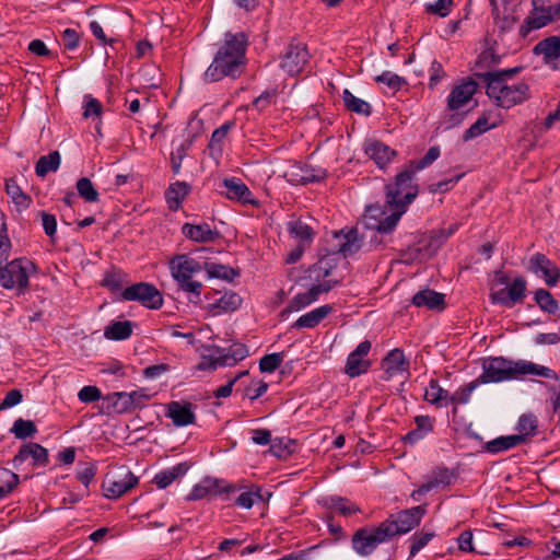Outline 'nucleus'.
Masks as SVG:
<instances>
[{"label": "nucleus", "mask_w": 560, "mask_h": 560, "mask_svg": "<svg viewBox=\"0 0 560 560\" xmlns=\"http://www.w3.org/2000/svg\"><path fill=\"white\" fill-rule=\"evenodd\" d=\"M109 398L113 401V407L118 413H126L132 411V405L130 400L129 393L126 392H116L113 393Z\"/></svg>", "instance_id": "56"}, {"label": "nucleus", "mask_w": 560, "mask_h": 560, "mask_svg": "<svg viewBox=\"0 0 560 560\" xmlns=\"http://www.w3.org/2000/svg\"><path fill=\"white\" fill-rule=\"evenodd\" d=\"M481 384L478 380H474L470 383L460 386L456 389L452 395H450L448 402L451 405H465L470 400V396L472 392L479 387Z\"/></svg>", "instance_id": "46"}, {"label": "nucleus", "mask_w": 560, "mask_h": 560, "mask_svg": "<svg viewBox=\"0 0 560 560\" xmlns=\"http://www.w3.org/2000/svg\"><path fill=\"white\" fill-rule=\"evenodd\" d=\"M416 307H425L428 310H443L445 307V296L431 289H424L417 292L411 300Z\"/></svg>", "instance_id": "28"}, {"label": "nucleus", "mask_w": 560, "mask_h": 560, "mask_svg": "<svg viewBox=\"0 0 560 560\" xmlns=\"http://www.w3.org/2000/svg\"><path fill=\"white\" fill-rule=\"evenodd\" d=\"M452 479L453 474L451 472V470L446 467H440L432 472L430 479L427 482H424V485L431 491L439 487L450 486Z\"/></svg>", "instance_id": "47"}, {"label": "nucleus", "mask_w": 560, "mask_h": 560, "mask_svg": "<svg viewBox=\"0 0 560 560\" xmlns=\"http://www.w3.org/2000/svg\"><path fill=\"white\" fill-rule=\"evenodd\" d=\"M453 5V0H436L432 3H427L424 8L425 12L430 14L445 18L451 13Z\"/></svg>", "instance_id": "58"}, {"label": "nucleus", "mask_w": 560, "mask_h": 560, "mask_svg": "<svg viewBox=\"0 0 560 560\" xmlns=\"http://www.w3.org/2000/svg\"><path fill=\"white\" fill-rule=\"evenodd\" d=\"M529 271L541 277L548 287H555L560 279V270L553 261L540 253L529 259Z\"/></svg>", "instance_id": "17"}, {"label": "nucleus", "mask_w": 560, "mask_h": 560, "mask_svg": "<svg viewBox=\"0 0 560 560\" xmlns=\"http://www.w3.org/2000/svg\"><path fill=\"white\" fill-rule=\"evenodd\" d=\"M242 304L241 296L235 292H225L213 303L208 305V312L212 316H218L222 313L236 311Z\"/></svg>", "instance_id": "31"}, {"label": "nucleus", "mask_w": 560, "mask_h": 560, "mask_svg": "<svg viewBox=\"0 0 560 560\" xmlns=\"http://www.w3.org/2000/svg\"><path fill=\"white\" fill-rule=\"evenodd\" d=\"M202 266L209 278L230 279L233 271L231 268L215 262H202Z\"/></svg>", "instance_id": "62"}, {"label": "nucleus", "mask_w": 560, "mask_h": 560, "mask_svg": "<svg viewBox=\"0 0 560 560\" xmlns=\"http://www.w3.org/2000/svg\"><path fill=\"white\" fill-rule=\"evenodd\" d=\"M481 368L482 373L477 377L480 384L516 380L523 375H537L550 380L558 378L553 370L526 360L513 361L503 357H490L482 359Z\"/></svg>", "instance_id": "4"}, {"label": "nucleus", "mask_w": 560, "mask_h": 560, "mask_svg": "<svg viewBox=\"0 0 560 560\" xmlns=\"http://www.w3.org/2000/svg\"><path fill=\"white\" fill-rule=\"evenodd\" d=\"M268 389V384L262 381H252L248 386L245 387L244 394L250 400L258 399L261 397Z\"/></svg>", "instance_id": "63"}, {"label": "nucleus", "mask_w": 560, "mask_h": 560, "mask_svg": "<svg viewBox=\"0 0 560 560\" xmlns=\"http://www.w3.org/2000/svg\"><path fill=\"white\" fill-rule=\"evenodd\" d=\"M435 534L433 532H417L410 538V551L409 557L413 558L421 549H423L433 538Z\"/></svg>", "instance_id": "51"}, {"label": "nucleus", "mask_w": 560, "mask_h": 560, "mask_svg": "<svg viewBox=\"0 0 560 560\" xmlns=\"http://www.w3.org/2000/svg\"><path fill=\"white\" fill-rule=\"evenodd\" d=\"M520 444H522V439L520 436H514V434L506 435V436H499L494 440L489 441L486 444V450H487V452H489L491 454H498L500 452L513 448Z\"/></svg>", "instance_id": "40"}, {"label": "nucleus", "mask_w": 560, "mask_h": 560, "mask_svg": "<svg viewBox=\"0 0 560 560\" xmlns=\"http://www.w3.org/2000/svg\"><path fill=\"white\" fill-rule=\"evenodd\" d=\"M165 416L172 420L175 427H187L196 422L192 404L188 401L173 400L168 402Z\"/></svg>", "instance_id": "19"}, {"label": "nucleus", "mask_w": 560, "mask_h": 560, "mask_svg": "<svg viewBox=\"0 0 560 560\" xmlns=\"http://www.w3.org/2000/svg\"><path fill=\"white\" fill-rule=\"evenodd\" d=\"M338 283V280H324L323 282L310 288L306 292L298 293L292 298L284 311L292 313L307 307L312 303L316 302L322 293L329 292Z\"/></svg>", "instance_id": "15"}, {"label": "nucleus", "mask_w": 560, "mask_h": 560, "mask_svg": "<svg viewBox=\"0 0 560 560\" xmlns=\"http://www.w3.org/2000/svg\"><path fill=\"white\" fill-rule=\"evenodd\" d=\"M364 153L375 162L380 168L386 167L396 156V151L378 140H366Z\"/></svg>", "instance_id": "23"}, {"label": "nucleus", "mask_w": 560, "mask_h": 560, "mask_svg": "<svg viewBox=\"0 0 560 560\" xmlns=\"http://www.w3.org/2000/svg\"><path fill=\"white\" fill-rule=\"evenodd\" d=\"M248 355V349L243 343L232 345L224 354L219 355L211 363V369L217 366H233Z\"/></svg>", "instance_id": "32"}, {"label": "nucleus", "mask_w": 560, "mask_h": 560, "mask_svg": "<svg viewBox=\"0 0 560 560\" xmlns=\"http://www.w3.org/2000/svg\"><path fill=\"white\" fill-rule=\"evenodd\" d=\"M425 513V506L417 505L389 515L382 524L384 527H387L388 537L392 539L397 535L407 534L418 527Z\"/></svg>", "instance_id": "10"}, {"label": "nucleus", "mask_w": 560, "mask_h": 560, "mask_svg": "<svg viewBox=\"0 0 560 560\" xmlns=\"http://www.w3.org/2000/svg\"><path fill=\"white\" fill-rule=\"evenodd\" d=\"M246 46L247 38L244 33H226L223 45L203 72V81L212 83L226 77L232 79L238 78L246 65Z\"/></svg>", "instance_id": "3"}, {"label": "nucleus", "mask_w": 560, "mask_h": 560, "mask_svg": "<svg viewBox=\"0 0 560 560\" xmlns=\"http://www.w3.org/2000/svg\"><path fill=\"white\" fill-rule=\"evenodd\" d=\"M477 82L471 79L453 88L447 96V107L451 110H457L466 105L477 92Z\"/></svg>", "instance_id": "22"}, {"label": "nucleus", "mask_w": 560, "mask_h": 560, "mask_svg": "<svg viewBox=\"0 0 560 560\" xmlns=\"http://www.w3.org/2000/svg\"><path fill=\"white\" fill-rule=\"evenodd\" d=\"M283 353L275 352L270 354L264 355L259 360V370L262 373H272L275 372L283 362Z\"/></svg>", "instance_id": "52"}, {"label": "nucleus", "mask_w": 560, "mask_h": 560, "mask_svg": "<svg viewBox=\"0 0 560 560\" xmlns=\"http://www.w3.org/2000/svg\"><path fill=\"white\" fill-rule=\"evenodd\" d=\"M189 469L186 463H178L173 467L163 469L155 474L152 482L159 489H165L171 486L176 479L184 477Z\"/></svg>", "instance_id": "30"}, {"label": "nucleus", "mask_w": 560, "mask_h": 560, "mask_svg": "<svg viewBox=\"0 0 560 560\" xmlns=\"http://www.w3.org/2000/svg\"><path fill=\"white\" fill-rule=\"evenodd\" d=\"M236 485H241L243 487L240 495L235 500V504L242 509L249 510L255 503L262 500L261 489L257 486L247 487L242 482H237Z\"/></svg>", "instance_id": "34"}, {"label": "nucleus", "mask_w": 560, "mask_h": 560, "mask_svg": "<svg viewBox=\"0 0 560 560\" xmlns=\"http://www.w3.org/2000/svg\"><path fill=\"white\" fill-rule=\"evenodd\" d=\"M124 273L119 270H110L106 272L102 280V285L109 289L112 292H117L122 289Z\"/></svg>", "instance_id": "59"}, {"label": "nucleus", "mask_w": 560, "mask_h": 560, "mask_svg": "<svg viewBox=\"0 0 560 560\" xmlns=\"http://www.w3.org/2000/svg\"><path fill=\"white\" fill-rule=\"evenodd\" d=\"M329 509L342 516H351L361 512V509L355 503L342 497H331L329 499Z\"/></svg>", "instance_id": "44"}, {"label": "nucleus", "mask_w": 560, "mask_h": 560, "mask_svg": "<svg viewBox=\"0 0 560 560\" xmlns=\"http://www.w3.org/2000/svg\"><path fill=\"white\" fill-rule=\"evenodd\" d=\"M182 234L196 243H210L220 237V232L207 222L197 224L186 222L182 225Z\"/></svg>", "instance_id": "20"}, {"label": "nucleus", "mask_w": 560, "mask_h": 560, "mask_svg": "<svg viewBox=\"0 0 560 560\" xmlns=\"http://www.w3.org/2000/svg\"><path fill=\"white\" fill-rule=\"evenodd\" d=\"M372 348L370 340L361 341L357 348L348 354L343 368L345 374L354 378L369 372L372 361L368 358Z\"/></svg>", "instance_id": "13"}, {"label": "nucleus", "mask_w": 560, "mask_h": 560, "mask_svg": "<svg viewBox=\"0 0 560 560\" xmlns=\"http://www.w3.org/2000/svg\"><path fill=\"white\" fill-rule=\"evenodd\" d=\"M10 431L16 439L24 440L33 436L37 432V428L32 420L19 418L14 421Z\"/></svg>", "instance_id": "49"}, {"label": "nucleus", "mask_w": 560, "mask_h": 560, "mask_svg": "<svg viewBox=\"0 0 560 560\" xmlns=\"http://www.w3.org/2000/svg\"><path fill=\"white\" fill-rule=\"evenodd\" d=\"M222 187L225 188L223 194L229 200L241 202L242 205L258 206V201L255 199L250 189L240 178H224L222 180Z\"/></svg>", "instance_id": "18"}, {"label": "nucleus", "mask_w": 560, "mask_h": 560, "mask_svg": "<svg viewBox=\"0 0 560 560\" xmlns=\"http://www.w3.org/2000/svg\"><path fill=\"white\" fill-rule=\"evenodd\" d=\"M416 172L409 166L399 172L393 184L386 186L384 206L370 205L365 208L363 220L368 229L382 234L392 233L408 206L418 195V185L413 183Z\"/></svg>", "instance_id": "1"}, {"label": "nucleus", "mask_w": 560, "mask_h": 560, "mask_svg": "<svg viewBox=\"0 0 560 560\" xmlns=\"http://www.w3.org/2000/svg\"><path fill=\"white\" fill-rule=\"evenodd\" d=\"M298 168L301 171V175L295 174V177L290 179L294 184L319 182L325 177V172L323 170L315 171L308 166H299Z\"/></svg>", "instance_id": "50"}, {"label": "nucleus", "mask_w": 560, "mask_h": 560, "mask_svg": "<svg viewBox=\"0 0 560 560\" xmlns=\"http://www.w3.org/2000/svg\"><path fill=\"white\" fill-rule=\"evenodd\" d=\"M387 527L382 523L373 527H361L354 532L351 538V546L360 557L371 556L378 545L389 541Z\"/></svg>", "instance_id": "8"}, {"label": "nucleus", "mask_w": 560, "mask_h": 560, "mask_svg": "<svg viewBox=\"0 0 560 560\" xmlns=\"http://www.w3.org/2000/svg\"><path fill=\"white\" fill-rule=\"evenodd\" d=\"M231 127H232V122H225L212 132L210 142L208 145L210 151H217L218 153H221L222 142L226 138Z\"/></svg>", "instance_id": "53"}, {"label": "nucleus", "mask_w": 560, "mask_h": 560, "mask_svg": "<svg viewBox=\"0 0 560 560\" xmlns=\"http://www.w3.org/2000/svg\"><path fill=\"white\" fill-rule=\"evenodd\" d=\"M439 156H440V148L431 147L422 159L417 160V161H411L408 166L417 173V172L422 171V170L427 168L428 166H430L435 160L439 159Z\"/></svg>", "instance_id": "57"}, {"label": "nucleus", "mask_w": 560, "mask_h": 560, "mask_svg": "<svg viewBox=\"0 0 560 560\" xmlns=\"http://www.w3.org/2000/svg\"><path fill=\"white\" fill-rule=\"evenodd\" d=\"M28 458L33 459L34 466H45L48 463V452L37 443L23 445L13 458L14 467L22 465Z\"/></svg>", "instance_id": "24"}, {"label": "nucleus", "mask_w": 560, "mask_h": 560, "mask_svg": "<svg viewBox=\"0 0 560 560\" xmlns=\"http://www.w3.org/2000/svg\"><path fill=\"white\" fill-rule=\"evenodd\" d=\"M5 191L8 196L11 197L12 201L22 208H27L30 206L31 199L30 197L23 192L21 187L16 184L14 179H7L5 182Z\"/></svg>", "instance_id": "48"}, {"label": "nucleus", "mask_w": 560, "mask_h": 560, "mask_svg": "<svg viewBox=\"0 0 560 560\" xmlns=\"http://www.w3.org/2000/svg\"><path fill=\"white\" fill-rule=\"evenodd\" d=\"M168 269L177 287L191 294L189 302L198 303L203 285L194 276L203 270L202 262L188 254H178L170 259Z\"/></svg>", "instance_id": "5"}, {"label": "nucleus", "mask_w": 560, "mask_h": 560, "mask_svg": "<svg viewBox=\"0 0 560 560\" xmlns=\"http://www.w3.org/2000/svg\"><path fill=\"white\" fill-rule=\"evenodd\" d=\"M450 394L442 388L436 380H431L424 390V400L436 407L448 405Z\"/></svg>", "instance_id": "36"}, {"label": "nucleus", "mask_w": 560, "mask_h": 560, "mask_svg": "<svg viewBox=\"0 0 560 560\" xmlns=\"http://www.w3.org/2000/svg\"><path fill=\"white\" fill-rule=\"evenodd\" d=\"M342 101L346 108L352 113L363 116H370L372 113L371 105L364 100L354 96L348 89H345L342 92Z\"/></svg>", "instance_id": "39"}, {"label": "nucleus", "mask_w": 560, "mask_h": 560, "mask_svg": "<svg viewBox=\"0 0 560 560\" xmlns=\"http://www.w3.org/2000/svg\"><path fill=\"white\" fill-rule=\"evenodd\" d=\"M520 68L494 70L474 75L486 85V94L499 107L512 108L526 102L530 97V90L523 81L515 82L513 77Z\"/></svg>", "instance_id": "2"}, {"label": "nucleus", "mask_w": 560, "mask_h": 560, "mask_svg": "<svg viewBox=\"0 0 560 560\" xmlns=\"http://www.w3.org/2000/svg\"><path fill=\"white\" fill-rule=\"evenodd\" d=\"M375 81L387 85L394 92L399 91L406 84V80L402 77L392 71H384L375 77Z\"/></svg>", "instance_id": "54"}, {"label": "nucleus", "mask_w": 560, "mask_h": 560, "mask_svg": "<svg viewBox=\"0 0 560 560\" xmlns=\"http://www.w3.org/2000/svg\"><path fill=\"white\" fill-rule=\"evenodd\" d=\"M381 368L383 371L382 380L386 382L399 376L407 380L410 374V362L406 358L404 351L399 348L390 350L384 357Z\"/></svg>", "instance_id": "14"}, {"label": "nucleus", "mask_w": 560, "mask_h": 560, "mask_svg": "<svg viewBox=\"0 0 560 560\" xmlns=\"http://www.w3.org/2000/svg\"><path fill=\"white\" fill-rule=\"evenodd\" d=\"M361 247V240L357 230H351L346 235V241L340 245V252L345 256L355 254Z\"/></svg>", "instance_id": "55"}, {"label": "nucleus", "mask_w": 560, "mask_h": 560, "mask_svg": "<svg viewBox=\"0 0 560 560\" xmlns=\"http://www.w3.org/2000/svg\"><path fill=\"white\" fill-rule=\"evenodd\" d=\"M19 476L7 468H0V500L8 497L19 485Z\"/></svg>", "instance_id": "45"}, {"label": "nucleus", "mask_w": 560, "mask_h": 560, "mask_svg": "<svg viewBox=\"0 0 560 560\" xmlns=\"http://www.w3.org/2000/svg\"><path fill=\"white\" fill-rule=\"evenodd\" d=\"M308 58L305 45L290 44L281 58L280 67L290 75H296L305 69Z\"/></svg>", "instance_id": "16"}, {"label": "nucleus", "mask_w": 560, "mask_h": 560, "mask_svg": "<svg viewBox=\"0 0 560 560\" xmlns=\"http://www.w3.org/2000/svg\"><path fill=\"white\" fill-rule=\"evenodd\" d=\"M121 300L135 301L151 310H159L163 306L161 292L149 282H138L121 291Z\"/></svg>", "instance_id": "12"}, {"label": "nucleus", "mask_w": 560, "mask_h": 560, "mask_svg": "<svg viewBox=\"0 0 560 560\" xmlns=\"http://www.w3.org/2000/svg\"><path fill=\"white\" fill-rule=\"evenodd\" d=\"M538 428V419L533 413H524L520 417L517 422V434L514 436H520L522 439V443H524L529 436H534L537 433Z\"/></svg>", "instance_id": "38"}, {"label": "nucleus", "mask_w": 560, "mask_h": 560, "mask_svg": "<svg viewBox=\"0 0 560 560\" xmlns=\"http://www.w3.org/2000/svg\"><path fill=\"white\" fill-rule=\"evenodd\" d=\"M190 191L191 186L186 182H175L171 184L165 191V199L168 209L177 211Z\"/></svg>", "instance_id": "29"}, {"label": "nucleus", "mask_w": 560, "mask_h": 560, "mask_svg": "<svg viewBox=\"0 0 560 560\" xmlns=\"http://www.w3.org/2000/svg\"><path fill=\"white\" fill-rule=\"evenodd\" d=\"M489 290L491 304L512 308L525 300L527 281L523 276H517L511 280L504 271L497 270Z\"/></svg>", "instance_id": "6"}, {"label": "nucleus", "mask_w": 560, "mask_h": 560, "mask_svg": "<svg viewBox=\"0 0 560 560\" xmlns=\"http://www.w3.org/2000/svg\"><path fill=\"white\" fill-rule=\"evenodd\" d=\"M242 489L243 487L241 485H234L224 479L208 476L201 479L191 488L186 500L197 501L203 499H212L217 495L237 492Z\"/></svg>", "instance_id": "11"}, {"label": "nucleus", "mask_w": 560, "mask_h": 560, "mask_svg": "<svg viewBox=\"0 0 560 560\" xmlns=\"http://www.w3.org/2000/svg\"><path fill=\"white\" fill-rule=\"evenodd\" d=\"M249 375V372L248 370H244V371H241L238 372L237 374H235L233 377H231L229 380V382L225 384V385H222L220 387H218L214 392H213V396L215 398H226L229 396H231L232 394V390H233V386L242 378L246 377Z\"/></svg>", "instance_id": "61"}, {"label": "nucleus", "mask_w": 560, "mask_h": 560, "mask_svg": "<svg viewBox=\"0 0 560 560\" xmlns=\"http://www.w3.org/2000/svg\"><path fill=\"white\" fill-rule=\"evenodd\" d=\"M289 234L298 241L299 245L308 246L315 235L313 229L302 220H294L288 223Z\"/></svg>", "instance_id": "33"}, {"label": "nucleus", "mask_w": 560, "mask_h": 560, "mask_svg": "<svg viewBox=\"0 0 560 560\" xmlns=\"http://www.w3.org/2000/svg\"><path fill=\"white\" fill-rule=\"evenodd\" d=\"M334 307L329 304L322 305L300 316L293 324L292 328L304 329L314 328L319 325L330 313Z\"/></svg>", "instance_id": "26"}, {"label": "nucleus", "mask_w": 560, "mask_h": 560, "mask_svg": "<svg viewBox=\"0 0 560 560\" xmlns=\"http://www.w3.org/2000/svg\"><path fill=\"white\" fill-rule=\"evenodd\" d=\"M535 52L541 54L546 65L553 70H560V39L556 36L546 38L538 43Z\"/></svg>", "instance_id": "25"}, {"label": "nucleus", "mask_w": 560, "mask_h": 560, "mask_svg": "<svg viewBox=\"0 0 560 560\" xmlns=\"http://www.w3.org/2000/svg\"><path fill=\"white\" fill-rule=\"evenodd\" d=\"M190 148V143L185 141L180 143L172 153H171V165L174 174H179L182 168V163L187 152Z\"/></svg>", "instance_id": "60"}, {"label": "nucleus", "mask_w": 560, "mask_h": 560, "mask_svg": "<svg viewBox=\"0 0 560 560\" xmlns=\"http://www.w3.org/2000/svg\"><path fill=\"white\" fill-rule=\"evenodd\" d=\"M435 419L430 416L420 415L415 418L416 429L404 436V442L410 445L423 440L434 429Z\"/></svg>", "instance_id": "27"}, {"label": "nucleus", "mask_w": 560, "mask_h": 560, "mask_svg": "<svg viewBox=\"0 0 560 560\" xmlns=\"http://www.w3.org/2000/svg\"><path fill=\"white\" fill-rule=\"evenodd\" d=\"M75 188L78 195L89 203H95L100 200V194L93 183L88 177H81L77 180Z\"/></svg>", "instance_id": "43"}, {"label": "nucleus", "mask_w": 560, "mask_h": 560, "mask_svg": "<svg viewBox=\"0 0 560 560\" xmlns=\"http://www.w3.org/2000/svg\"><path fill=\"white\" fill-rule=\"evenodd\" d=\"M61 162V156L58 151L50 152L38 159L35 165V173L38 177H45L49 172H56Z\"/></svg>", "instance_id": "37"}, {"label": "nucleus", "mask_w": 560, "mask_h": 560, "mask_svg": "<svg viewBox=\"0 0 560 560\" xmlns=\"http://www.w3.org/2000/svg\"><path fill=\"white\" fill-rule=\"evenodd\" d=\"M36 265L26 257L14 258L0 265V287L14 290L18 295L30 288V278L36 273Z\"/></svg>", "instance_id": "7"}, {"label": "nucleus", "mask_w": 560, "mask_h": 560, "mask_svg": "<svg viewBox=\"0 0 560 560\" xmlns=\"http://www.w3.org/2000/svg\"><path fill=\"white\" fill-rule=\"evenodd\" d=\"M132 334L130 320L113 322L104 329V337L108 340H126Z\"/></svg>", "instance_id": "35"}, {"label": "nucleus", "mask_w": 560, "mask_h": 560, "mask_svg": "<svg viewBox=\"0 0 560 560\" xmlns=\"http://www.w3.org/2000/svg\"><path fill=\"white\" fill-rule=\"evenodd\" d=\"M559 15L560 11L553 10L551 7H540L533 9L530 14L525 20V24L521 27V33L523 36H526L530 31L546 26L552 22L556 16Z\"/></svg>", "instance_id": "21"}, {"label": "nucleus", "mask_w": 560, "mask_h": 560, "mask_svg": "<svg viewBox=\"0 0 560 560\" xmlns=\"http://www.w3.org/2000/svg\"><path fill=\"white\" fill-rule=\"evenodd\" d=\"M497 125L494 122L489 121V116L487 114H482L463 135L464 141H469L475 139L485 132L495 128Z\"/></svg>", "instance_id": "42"}, {"label": "nucleus", "mask_w": 560, "mask_h": 560, "mask_svg": "<svg viewBox=\"0 0 560 560\" xmlns=\"http://www.w3.org/2000/svg\"><path fill=\"white\" fill-rule=\"evenodd\" d=\"M139 482L129 467L121 465L108 471L103 481L104 495L108 499H118L129 492Z\"/></svg>", "instance_id": "9"}, {"label": "nucleus", "mask_w": 560, "mask_h": 560, "mask_svg": "<svg viewBox=\"0 0 560 560\" xmlns=\"http://www.w3.org/2000/svg\"><path fill=\"white\" fill-rule=\"evenodd\" d=\"M78 398L81 402L91 404L100 400L102 398V393L98 387L88 385L79 390Z\"/></svg>", "instance_id": "64"}, {"label": "nucleus", "mask_w": 560, "mask_h": 560, "mask_svg": "<svg viewBox=\"0 0 560 560\" xmlns=\"http://www.w3.org/2000/svg\"><path fill=\"white\" fill-rule=\"evenodd\" d=\"M534 300L542 312L555 315L559 311V303L546 289H537Z\"/></svg>", "instance_id": "41"}]
</instances>
